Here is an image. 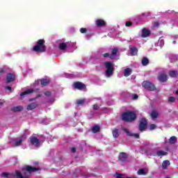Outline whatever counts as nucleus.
Returning <instances> with one entry per match:
<instances>
[{"mask_svg":"<svg viewBox=\"0 0 178 178\" xmlns=\"http://www.w3.org/2000/svg\"><path fill=\"white\" fill-rule=\"evenodd\" d=\"M26 172L24 175L22 174V172L19 170H16L15 174H12L11 176L15 178H27L30 177V174L31 172H37L38 170H41L40 168L32 167L30 165H26L25 168Z\"/></svg>","mask_w":178,"mask_h":178,"instance_id":"1","label":"nucleus"},{"mask_svg":"<svg viewBox=\"0 0 178 178\" xmlns=\"http://www.w3.org/2000/svg\"><path fill=\"white\" fill-rule=\"evenodd\" d=\"M32 51L33 52H40L42 54L47 51V46L45 45V40L40 39L37 41L36 45L33 46Z\"/></svg>","mask_w":178,"mask_h":178,"instance_id":"2","label":"nucleus"},{"mask_svg":"<svg viewBox=\"0 0 178 178\" xmlns=\"http://www.w3.org/2000/svg\"><path fill=\"white\" fill-rule=\"evenodd\" d=\"M137 115L134 111H127L122 113V119L124 122H134V120L136 119Z\"/></svg>","mask_w":178,"mask_h":178,"instance_id":"3","label":"nucleus"},{"mask_svg":"<svg viewBox=\"0 0 178 178\" xmlns=\"http://www.w3.org/2000/svg\"><path fill=\"white\" fill-rule=\"evenodd\" d=\"M105 67L106 69V74L107 77H111V76L113 75V70H115V67H113V64L111 61H107L105 63Z\"/></svg>","mask_w":178,"mask_h":178,"instance_id":"4","label":"nucleus"},{"mask_svg":"<svg viewBox=\"0 0 178 178\" xmlns=\"http://www.w3.org/2000/svg\"><path fill=\"white\" fill-rule=\"evenodd\" d=\"M142 86L145 90H147L148 91H155L156 90L155 85L149 81H143Z\"/></svg>","mask_w":178,"mask_h":178,"instance_id":"5","label":"nucleus"},{"mask_svg":"<svg viewBox=\"0 0 178 178\" xmlns=\"http://www.w3.org/2000/svg\"><path fill=\"white\" fill-rule=\"evenodd\" d=\"M118 48L114 47L112 49L111 54L109 53H106L103 54V58H110V59L113 60L118 55Z\"/></svg>","mask_w":178,"mask_h":178,"instance_id":"6","label":"nucleus"},{"mask_svg":"<svg viewBox=\"0 0 178 178\" xmlns=\"http://www.w3.org/2000/svg\"><path fill=\"white\" fill-rule=\"evenodd\" d=\"M147 126H148V122L147 121V119L142 118L139 123V131H144V130L147 129Z\"/></svg>","mask_w":178,"mask_h":178,"instance_id":"7","label":"nucleus"},{"mask_svg":"<svg viewBox=\"0 0 178 178\" xmlns=\"http://www.w3.org/2000/svg\"><path fill=\"white\" fill-rule=\"evenodd\" d=\"M74 88H76V90H86L87 88V86L86 84L81 83V82H75L73 84Z\"/></svg>","mask_w":178,"mask_h":178,"instance_id":"8","label":"nucleus"},{"mask_svg":"<svg viewBox=\"0 0 178 178\" xmlns=\"http://www.w3.org/2000/svg\"><path fill=\"white\" fill-rule=\"evenodd\" d=\"M31 145H34L35 147H40V139L35 136H31L30 138Z\"/></svg>","mask_w":178,"mask_h":178,"instance_id":"9","label":"nucleus"},{"mask_svg":"<svg viewBox=\"0 0 178 178\" xmlns=\"http://www.w3.org/2000/svg\"><path fill=\"white\" fill-rule=\"evenodd\" d=\"M16 80V75L15 74L9 73L6 75V84H9V83H13Z\"/></svg>","mask_w":178,"mask_h":178,"instance_id":"10","label":"nucleus"},{"mask_svg":"<svg viewBox=\"0 0 178 178\" xmlns=\"http://www.w3.org/2000/svg\"><path fill=\"white\" fill-rule=\"evenodd\" d=\"M157 79L161 83H166L168 81V75L165 72H162L159 74Z\"/></svg>","mask_w":178,"mask_h":178,"instance_id":"11","label":"nucleus"},{"mask_svg":"<svg viewBox=\"0 0 178 178\" xmlns=\"http://www.w3.org/2000/svg\"><path fill=\"white\" fill-rule=\"evenodd\" d=\"M122 130L123 131H124V133H126L128 137H134L135 138H140V134H131L130 131H129V129L126 128H122Z\"/></svg>","mask_w":178,"mask_h":178,"instance_id":"12","label":"nucleus"},{"mask_svg":"<svg viewBox=\"0 0 178 178\" xmlns=\"http://www.w3.org/2000/svg\"><path fill=\"white\" fill-rule=\"evenodd\" d=\"M95 24L97 27H105L106 22L104 19H98L95 21Z\"/></svg>","mask_w":178,"mask_h":178,"instance_id":"13","label":"nucleus"},{"mask_svg":"<svg viewBox=\"0 0 178 178\" xmlns=\"http://www.w3.org/2000/svg\"><path fill=\"white\" fill-rule=\"evenodd\" d=\"M127 158H129V156L125 152H121L119 154V160L121 161V162H126L127 160Z\"/></svg>","mask_w":178,"mask_h":178,"instance_id":"14","label":"nucleus"},{"mask_svg":"<svg viewBox=\"0 0 178 178\" xmlns=\"http://www.w3.org/2000/svg\"><path fill=\"white\" fill-rule=\"evenodd\" d=\"M149 35H151V31L146 28H143L142 30V38H147V37H149Z\"/></svg>","mask_w":178,"mask_h":178,"instance_id":"15","label":"nucleus"},{"mask_svg":"<svg viewBox=\"0 0 178 178\" xmlns=\"http://www.w3.org/2000/svg\"><path fill=\"white\" fill-rule=\"evenodd\" d=\"M13 147H20L22 145V143H23V138L17 139H13Z\"/></svg>","mask_w":178,"mask_h":178,"instance_id":"16","label":"nucleus"},{"mask_svg":"<svg viewBox=\"0 0 178 178\" xmlns=\"http://www.w3.org/2000/svg\"><path fill=\"white\" fill-rule=\"evenodd\" d=\"M37 106H38V103L32 102V103L28 104V106L26 107V110L27 111H33V109H35V108H37Z\"/></svg>","mask_w":178,"mask_h":178,"instance_id":"17","label":"nucleus"},{"mask_svg":"<svg viewBox=\"0 0 178 178\" xmlns=\"http://www.w3.org/2000/svg\"><path fill=\"white\" fill-rule=\"evenodd\" d=\"M34 92V89L33 88H29L25 90L24 92H22L20 95L19 97H24V95H29L30 94H33Z\"/></svg>","mask_w":178,"mask_h":178,"instance_id":"18","label":"nucleus"},{"mask_svg":"<svg viewBox=\"0 0 178 178\" xmlns=\"http://www.w3.org/2000/svg\"><path fill=\"white\" fill-rule=\"evenodd\" d=\"M131 56H136L138 52V49L136 47H132L129 49Z\"/></svg>","mask_w":178,"mask_h":178,"instance_id":"19","label":"nucleus"},{"mask_svg":"<svg viewBox=\"0 0 178 178\" xmlns=\"http://www.w3.org/2000/svg\"><path fill=\"white\" fill-rule=\"evenodd\" d=\"M23 109H24V108L22 106H17L11 108L12 112H14V113L22 112V111H23Z\"/></svg>","mask_w":178,"mask_h":178,"instance_id":"20","label":"nucleus"},{"mask_svg":"<svg viewBox=\"0 0 178 178\" xmlns=\"http://www.w3.org/2000/svg\"><path fill=\"white\" fill-rule=\"evenodd\" d=\"M168 166H170V161L168 160L163 161L162 163V168L165 170L168 169Z\"/></svg>","mask_w":178,"mask_h":178,"instance_id":"21","label":"nucleus"},{"mask_svg":"<svg viewBox=\"0 0 178 178\" xmlns=\"http://www.w3.org/2000/svg\"><path fill=\"white\" fill-rule=\"evenodd\" d=\"M168 74H169L170 77H171V78H176L178 76V71H177V70L170 71Z\"/></svg>","mask_w":178,"mask_h":178,"instance_id":"22","label":"nucleus"},{"mask_svg":"<svg viewBox=\"0 0 178 178\" xmlns=\"http://www.w3.org/2000/svg\"><path fill=\"white\" fill-rule=\"evenodd\" d=\"M141 64L143 66H147L149 64V60L147 57H143L141 60Z\"/></svg>","mask_w":178,"mask_h":178,"instance_id":"23","label":"nucleus"},{"mask_svg":"<svg viewBox=\"0 0 178 178\" xmlns=\"http://www.w3.org/2000/svg\"><path fill=\"white\" fill-rule=\"evenodd\" d=\"M150 116L152 119H156L158 118V116H159V113H158L156 110H152L150 113Z\"/></svg>","mask_w":178,"mask_h":178,"instance_id":"24","label":"nucleus"},{"mask_svg":"<svg viewBox=\"0 0 178 178\" xmlns=\"http://www.w3.org/2000/svg\"><path fill=\"white\" fill-rule=\"evenodd\" d=\"M49 83H51V81H49V79H43L40 80V84L41 86H48Z\"/></svg>","mask_w":178,"mask_h":178,"instance_id":"25","label":"nucleus"},{"mask_svg":"<svg viewBox=\"0 0 178 178\" xmlns=\"http://www.w3.org/2000/svg\"><path fill=\"white\" fill-rule=\"evenodd\" d=\"M101 128L98 125H95L92 127V133H99Z\"/></svg>","mask_w":178,"mask_h":178,"instance_id":"26","label":"nucleus"},{"mask_svg":"<svg viewBox=\"0 0 178 178\" xmlns=\"http://www.w3.org/2000/svg\"><path fill=\"white\" fill-rule=\"evenodd\" d=\"M137 175L139 176H145V175H147V172H145V169L140 168L138 170Z\"/></svg>","mask_w":178,"mask_h":178,"instance_id":"27","label":"nucleus"},{"mask_svg":"<svg viewBox=\"0 0 178 178\" xmlns=\"http://www.w3.org/2000/svg\"><path fill=\"white\" fill-rule=\"evenodd\" d=\"M168 143L170 144H176L177 143V138L176 136H172L169 140Z\"/></svg>","mask_w":178,"mask_h":178,"instance_id":"28","label":"nucleus"},{"mask_svg":"<svg viewBox=\"0 0 178 178\" xmlns=\"http://www.w3.org/2000/svg\"><path fill=\"white\" fill-rule=\"evenodd\" d=\"M130 74H131V69H130V68L125 69L124 72V76L125 77H129V76H130Z\"/></svg>","mask_w":178,"mask_h":178,"instance_id":"29","label":"nucleus"},{"mask_svg":"<svg viewBox=\"0 0 178 178\" xmlns=\"http://www.w3.org/2000/svg\"><path fill=\"white\" fill-rule=\"evenodd\" d=\"M113 136L114 138H118V137H119V129H115L113 131H112Z\"/></svg>","mask_w":178,"mask_h":178,"instance_id":"30","label":"nucleus"},{"mask_svg":"<svg viewBox=\"0 0 178 178\" xmlns=\"http://www.w3.org/2000/svg\"><path fill=\"white\" fill-rule=\"evenodd\" d=\"M67 47V44L66 43L62 42L59 44V49L60 51H65V49Z\"/></svg>","mask_w":178,"mask_h":178,"instance_id":"31","label":"nucleus"},{"mask_svg":"<svg viewBox=\"0 0 178 178\" xmlns=\"http://www.w3.org/2000/svg\"><path fill=\"white\" fill-rule=\"evenodd\" d=\"M157 156L168 155V152L163 151H158L156 152Z\"/></svg>","mask_w":178,"mask_h":178,"instance_id":"32","label":"nucleus"},{"mask_svg":"<svg viewBox=\"0 0 178 178\" xmlns=\"http://www.w3.org/2000/svg\"><path fill=\"white\" fill-rule=\"evenodd\" d=\"M85 100L83 99L76 100L77 105H83Z\"/></svg>","mask_w":178,"mask_h":178,"instance_id":"33","label":"nucleus"},{"mask_svg":"<svg viewBox=\"0 0 178 178\" xmlns=\"http://www.w3.org/2000/svg\"><path fill=\"white\" fill-rule=\"evenodd\" d=\"M175 101H176V98L175 97H168V102H170V104L175 102Z\"/></svg>","mask_w":178,"mask_h":178,"instance_id":"34","label":"nucleus"},{"mask_svg":"<svg viewBox=\"0 0 178 178\" xmlns=\"http://www.w3.org/2000/svg\"><path fill=\"white\" fill-rule=\"evenodd\" d=\"M156 125L155 124H151L149 125V130L150 131H152V130H155V129H156Z\"/></svg>","mask_w":178,"mask_h":178,"instance_id":"35","label":"nucleus"},{"mask_svg":"<svg viewBox=\"0 0 178 178\" xmlns=\"http://www.w3.org/2000/svg\"><path fill=\"white\" fill-rule=\"evenodd\" d=\"M125 26L126 27H131V26H133V22L127 21L125 22Z\"/></svg>","mask_w":178,"mask_h":178,"instance_id":"36","label":"nucleus"},{"mask_svg":"<svg viewBox=\"0 0 178 178\" xmlns=\"http://www.w3.org/2000/svg\"><path fill=\"white\" fill-rule=\"evenodd\" d=\"M10 175V173H9V172H2L1 173V176L3 177H9V175Z\"/></svg>","mask_w":178,"mask_h":178,"instance_id":"37","label":"nucleus"},{"mask_svg":"<svg viewBox=\"0 0 178 178\" xmlns=\"http://www.w3.org/2000/svg\"><path fill=\"white\" fill-rule=\"evenodd\" d=\"M80 33H81L82 34H84V33H87V29H86V28H81L80 29Z\"/></svg>","mask_w":178,"mask_h":178,"instance_id":"38","label":"nucleus"},{"mask_svg":"<svg viewBox=\"0 0 178 178\" xmlns=\"http://www.w3.org/2000/svg\"><path fill=\"white\" fill-rule=\"evenodd\" d=\"M44 95L46 97H51L52 95V92H51L50 91H46L44 92Z\"/></svg>","mask_w":178,"mask_h":178,"instance_id":"39","label":"nucleus"},{"mask_svg":"<svg viewBox=\"0 0 178 178\" xmlns=\"http://www.w3.org/2000/svg\"><path fill=\"white\" fill-rule=\"evenodd\" d=\"M132 99L134 101H136V99H138V95H137V94L132 95Z\"/></svg>","mask_w":178,"mask_h":178,"instance_id":"40","label":"nucleus"},{"mask_svg":"<svg viewBox=\"0 0 178 178\" xmlns=\"http://www.w3.org/2000/svg\"><path fill=\"white\" fill-rule=\"evenodd\" d=\"M99 108V106H98L97 104H94L93 105V110L94 111H98Z\"/></svg>","mask_w":178,"mask_h":178,"instance_id":"41","label":"nucleus"},{"mask_svg":"<svg viewBox=\"0 0 178 178\" xmlns=\"http://www.w3.org/2000/svg\"><path fill=\"white\" fill-rule=\"evenodd\" d=\"M154 27H159V22H155L154 23Z\"/></svg>","mask_w":178,"mask_h":178,"instance_id":"42","label":"nucleus"},{"mask_svg":"<svg viewBox=\"0 0 178 178\" xmlns=\"http://www.w3.org/2000/svg\"><path fill=\"white\" fill-rule=\"evenodd\" d=\"M76 151H77V149L76 147L71 148V152H73L74 154V152H76Z\"/></svg>","mask_w":178,"mask_h":178,"instance_id":"43","label":"nucleus"},{"mask_svg":"<svg viewBox=\"0 0 178 178\" xmlns=\"http://www.w3.org/2000/svg\"><path fill=\"white\" fill-rule=\"evenodd\" d=\"M5 88L6 90H8V91H12V87L10 86H6Z\"/></svg>","mask_w":178,"mask_h":178,"instance_id":"44","label":"nucleus"},{"mask_svg":"<svg viewBox=\"0 0 178 178\" xmlns=\"http://www.w3.org/2000/svg\"><path fill=\"white\" fill-rule=\"evenodd\" d=\"M146 154H147V155H150V156H156V154H149V153H148V152H147L146 151Z\"/></svg>","mask_w":178,"mask_h":178,"instance_id":"45","label":"nucleus"},{"mask_svg":"<svg viewBox=\"0 0 178 178\" xmlns=\"http://www.w3.org/2000/svg\"><path fill=\"white\" fill-rule=\"evenodd\" d=\"M5 73V70L3 69L0 70V74H3Z\"/></svg>","mask_w":178,"mask_h":178,"instance_id":"46","label":"nucleus"},{"mask_svg":"<svg viewBox=\"0 0 178 178\" xmlns=\"http://www.w3.org/2000/svg\"><path fill=\"white\" fill-rule=\"evenodd\" d=\"M5 102H3V100L0 99V106H2V105H3Z\"/></svg>","mask_w":178,"mask_h":178,"instance_id":"47","label":"nucleus"},{"mask_svg":"<svg viewBox=\"0 0 178 178\" xmlns=\"http://www.w3.org/2000/svg\"><path fill=\"white\" fill-rule=\"evenodd\" d=\"M34 99H35V98H31L29 99V102H32V101H34Z\"/></svg>","mask_w":178,"mask_h":178,"instance_id":"48","label":"nucleus"},{"mask_svg":"<svg viewBox=\"0 0 178 178\" xmlns=\"http://www.w3.org/2000/svg\"><path fill=\"white\" fill-rule=\"evenodd\" d=\"M142 16H149V14L145 15V13H143Z\"/></svg>","mask_w":178,"mask_h":178,"instance_id":"49","label":"nucleus"},{"mask_svg":"<svg viewBox=\"0 0 178 178\" xmlns=\"http://www.w3.org/2000/svg\"><path fill=\"white\" fill-rule=\"evenodd\" d=\"M175 94L178 95V90L176 91Z\"/></svg>","mask_w":178,"mask_h":178,"instance_id":"50","label":"nucleus"},{"mask_svg":"<svg viewBox=\"0 0 178 178\" xmlns=\"http://www.w3.org/2000/svg\"><path fill=\"white\" fill-rule=\"evenodd\" d=\"M38 97H41V95H38Z\"/></svg>","mask_w":178,"mask_h":178,"instance_id":"51","label":"nucleus"}]
</instances>
